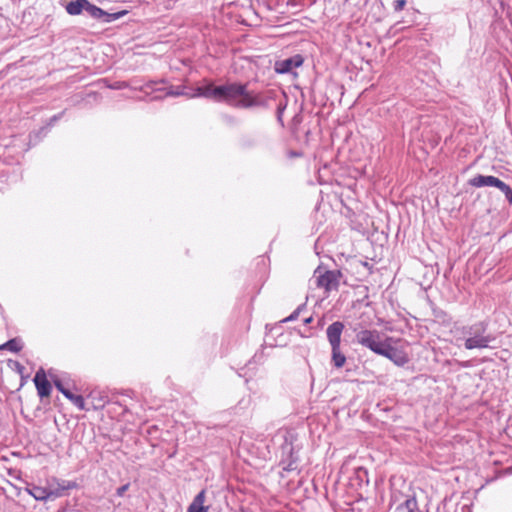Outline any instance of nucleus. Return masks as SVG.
<instances>
[{"instance_id":"nucleus-9","label":"nucleus","mask_w":512,"mask_h":512,"mask_svg":"<svg viewBox=\"0 0 512 512\" xmlns=\"http://www.w3.org/2000/svg\"><path fill=\"white\" fill-rule=\"evenodd\" d=\"M345 326L340 321H335L326 329L327 340L331 347L341 346V336Z\"/></svg>"},{"instance_id":"nucleus-20","label":"nucleus","mask_w":512,"mask_h":512,"mask_svg":"<svg viewBox=\"0 0 512 512\" xmlns=\"http://www.w3.org/2000/svg\"><path fill=\"white\" fill-rule=\"evenodd\" d=\"M306 308L305 304L299 305L288 317L284 318L282 322H291L296 320L300 313Z\"/></svg>"},{"instance_id":"nucleus-18","label":"nucleus","mask_w":512,"mask_h":512,"mask_svg":"<svg viewBox=\"0 0 512 512\" xmlns=\"http://www.w3.org/2000/svg\"><path fill=\"white\" fill-rule=\"evenodd\" d=\"M68 400H70L78 409L86 410L85 400L83 396L73 394L71 391L65 396Z\"/></svg>"},{"instance_id":"nucleus-34","label":"nucleus","mask_w":512,"mask_h":512,"mask_svg":"<svg viewBox=\"0 0 512 512\" xmlns=\"http://www.w3.org/2000/svg\"><path fill=\"white\" fill-rule=\"evenodd\" d=\"M385 329L390 332L394 331V329L391 326H386Z\"/></svg>"},{"instance_id":"nucleus-3","label":"nucleus","mask_w":512,"mask_h":512,"mask_svg":"<svg viewBox=\"0 0 512 512\" xmlns=\"http://www.w3.org/2000/svg\"><path fill=\"white\" fill-rule=\"evenodd\" d=\"M297 440V435L291 431L287 430L283 434V443L281 445V461L280 465L283 470L291 472L297 469L298 467V451L295 450L294 442Z\"/></svg>"},{"instance_id":"nucleus-16","label":"nucleus","mask_w":512,"mask_h":512,"mask_svg":"<svg viewBox=\"0 0 512 512\" xmlns=\"http://www.w3.org/2000/svg\"><path fill=\"white\" fill-rule=\"evenodd\" d=\"M331 362L334 367L342 368L346 362V356L341 352L340 346L331 347Z\"/></svg>"},{"instance_id":"nucleus-10","label":"nucleus","mask_w":512,"mask_h":512,"mask_svg":"<svg viewBox=\"0 0 512 512\" xmlns=\"http://www.w3.org/2000/svg\"><path fill=\"white\" fill-rule=\"evenodd\" d=\"M33 381L36 386L38 395L41 398L48 397L50 395L52 387L45 375V372L42 369L35 374Z\"/></svg>"},{"instance_id":"nucleus-6","label":"nucleus","mask_w":512,"mask_h":512,"mask_svg":"<svg viewBox=\"0 0 512 512\" xmlns=\"http://www.w3.org/2000/svg\"><path fill=\"white\" fill-rule=\"evenodd\" d=\"M394 342L395 340L387 341L384 347L379 351L378 355L383 356L392 361L395 365L402 367L408 362V357L404 352L399 351L397 348L392 346V343Z\"/></svg>"},{"instance_id":"nucleus-31","label":"nucleus","mask_w":512,"mask_h":512,"mask_svg":"<svg viewBox=\"0 0 512 512\" xmlns=\"http://www.w3.org/2000/svg\"><path fill=\"white\" fill-rule=\"evenodd\" d=\"M75 486H76V484H75V483H73V482H67V485H66V486H64L63 488H65V489H71V488H74Z\"/></svg>"},{"instance_id":"nucleus-28","label":"nucleus","mask_w":512,"mask_h":512,"mask_svg":"<svg viewBox=\"0 0 512 512\" xmlns=\"http://www.w3.org/2000/svg\"><path fill=\"white\" fill-rule=\"evenodd\" d=\"M183 93L178 91V90H174L172 87H170L166 92H165V96H178V95H182Z\"/></svg>"},{"instance_id":"nucleus-4","label":"nucleus","mask_w":512,"mask_h":512,"mask_svg":"<svg viewBox=\"0 0 512 512\" xmlns=\"http://www.w3.org/2000/svg\"><path fill=\"white\" fill-rule=\"evenodd\" d=\"M356 342L377 354L387 341H394L393 337L384 336L380 331L376 329H361L356 332Z\"/></svg>"},{"instance_id":"nucleus-27","label":"nucleus","mask_w":512,"mask_h":512,"mask_svg":"<svg viewBox=\"0 0 512 512\" xmlns=\"http://www.w3.org/2000/svg\"><path fill=\"white\" fill-rule=\"evenodd\" d=\"M111 89H124L128 87V84L126 82H116L113 85L109 86Z\"/></svg>"},{"instance_id":"nucleus-8","label":"nucleus","mask_w":512,"mask_h":512,"mask_svg":"<svg viewBox=\"0 0 512 512\" xmlns=\"http://www.w3.org/2000/svg\"><path fill=\"white\" fill-rule=\"evenodd\" d=\"M303 61V57L300 54H296L290 58L277 61L275 63V71L279 74L291 73L295 68L300 67Z\"/></svg>"},{"instance_id":"nucleus-26","label":"nucleus","mask_w":512,"mask_h":512,"mask_svg":"<svg viewBox=\"0 0 512 512\" xmlns=\"http://www.w3.org/2000/svg\"><path fill=\"white\" fill-rule=\"evenodd\" d=\"M405 5H406V1L405 0H396L393 3V7H394V10L396 12H399V11L403 10Z\"/></svg>"},{"instance_id":"nucleus-24","label":"nucleus","mask_w":512,"mask_h":512,"mask_svg":"<svg viewBox=\"0 0 512 512\" xmlns=\"http://www.w3.org/2000/svg\"><path fill=\"white\" fill-rule=\"evenodd\" d=\"M32 495L35 497V499L44 500L48 497V494L45 490L41 488H35Z\"/></svg>"},{"instance_id":"nucleus-7","label":"nucleus","mask_w":512,"mask_h":512,"mask_svg":"<svg viewBox=\"0 0 512 512\" xmlns=\"http://www.w3.org/2000/svg\"><path fill=\"white\" fill-rule=\"evenodd\" d=\"M95 7L96 5L90 3L88 0H72L65 5V10L72 16L80 15L85 11L90 17H92Z\"/></svg>"},{"instance_id":"nucleus-5","label":"nucleus","mask_w":512,"mask_h":512,"mask_svg":"<svg viewBox=\"0 0 512 512\" xmlns=\"http://www.w3.org/2000/svg\"><path fill=\"white\" fill-rule=\"evenodd\" d=\"M316 284L318 287L324 288L325 292L337 290L340 284L342 274L338 270H327L324 273L319 272V268L315 271Z\"/></svg>"},{"instance_id":"nucleus-1","label":"nucleus","mask_w":512,"mask_h":512,"mask_svg":"<svg viewBox=\"0 0 512 512\" xmlns=\"http://www.w3.org/2000/svg\"><path fill=\"white\" fill-rule=\"evenodd\" d=\"M218 102H224L232 107L248 109L262 105L258 94L247 90V85L237 82L218 86Z\"/></svg>"},{"instance_id":"nucleus-11","label":"nucleus","mask_w":512,"mask_h":512,"mask_svg":"<svg viewBox=\"0 0 512 512\" xmlns=\"http://www.w3.org/2000/svg\"><path fill=\"white\" fill-rule=\"evenodd\" d=\"M127 14L126 10L118 11V12H106L100 7L96 6L93 10L92 18L100 20L102 23L108 24L112 23L120 18H122L124 15Z\"/></svg>"},{"instance_id":"nucleus-13","label":"nucleus","mask_w":512,"mask_h":512,"mask_svg":"<svg viewBox=\"0 0 512 512\" xmlns=\"http://www.w3.org/2000/svg\"><path fill=\"white\" fill-rule=\"evenodd\" d=\"M499 178L492 175H477L470 180V184L473 187H485L491 186L496 187L499 182Z\"/></svg>"},{"instance_id":"nucleus-21","label":"nucleus","mask_w":512,"mask_h":512,"mask_svg":"<svg viewBox=\"0 0 512 512\" xmlns=\"http://www.w3.org/2000/svg\"><path fill=\"white\" fill-rule=\"evenodd\" d=\"M53 383H54L55 387L57 388V390L59 392H61L64 396H66L68 394V392L70 391L68 388H66L64 386L62 380L59 378H54Z\"/></svg>"},{"instance_id":"nucleus-19","label":"nucleus","mask_w":512,"mask_h":512,"mask_svg":"<svg viewBox=\"0 0 512 512\" xmlns=\"http://www.w3.org/2000/svg\"><path fill=\"white\" fill-rule=\"evenodd\" d=\"M496 188H498L504 195L509 204H512V189L511 187L506 184L504 181L499 180L498 184L496 185Z\"/></svg>"},{"instance_id":"nucleus-23","label":"nucleus","mask_w":512,"mask_h":512,"mask_svg":"<svg viewBox=\"0 0 512 512\" xmlns=\"http://www.w3.org/2000/svg\"><path fill=\"white\" fill-rule=\"evenodd\" d=\"M287 101H280L277 106V119L283 125L282 115L284 110L286 109Z\"/></svg>"},{"instance_id":"nucleus-22","label":"nucleus","mask_w":512,"mask_h":512,"mask_svg":"<svg viewBox=\"0 0 512 512\" xmlns=\"http://www.w3.org/2000/svg\"><path fill=\"white\" fill-rule=\"evenodd\" d=\"M315 0H288L290 6H311Z\"/></svg>"},{"instance_id":"nucleus-33","label":"nucleus","mask_w":512,"mask_h":512,"mask_svg":"<svg viewBox=\"0 0 512 512\" xmlns=\"http://www.w3.org/2000/svg\"><path fill=\"white\" fill-rule=\"evenodd\" d=\"M361 474L367 475V471L364 469H359L358 471V477H361Z\"/></svg>"},{"instance_id":"nucleus-25","label":"nucleus","mask_w":512,"mask_h":512,"mask_svg":"<svg viewBox=\"0 0 512 512\" xmlns=\"http://www.w3.org/2000/svg\"><path fill=\"white\" fill-rule=\"evenodd\" d=\"M129 487H130V483H126V484L118 487L116 490V495L118 497H123L125 495V493L128 491Z\"/></svg>"},{"instance_id":"nucleus-12","label":"nucleus","mask_w":512,"mask_h":512,"mask_svg":"<svg viewBox=\"0 0 512 512\" xmlns=\"http://www.w3.org/2000/svg\"><path fill=\"white\" fill-rule=\"evenodd\" d=\"M217 90L218 86H214L212 83H208L206 85L197 87L192 97H204L218 102Z\"/></svg>"},{"instance_id":"nucleus-2","label":"nucleus","mask_w":512,"mask_h":512,"mask_svg":"<svg viewBox=\"0 0 512 512\" xmlns=\"http://www.w3.org/2000/svg\"><path fill=\"white\" fill-rule=\"evenodd\" d=\"M487 328L488 325L484 321L463 327L462 333L465 336L464 347L468 350L488 348L489 344L495 340V337L487 333Z\"/></svg>"},{"instance_id":"nucleus-15","label":"nucleus","mask_w":512,"mask_h":512,"mask_svg":"<svg viewBox=\"0 0 512 512\" xmlns=\"http://www.w3.org/2000/svg\"><path fill=\"white\" fill-rule=\"evenodd\" d=\"M205 501V490L200 491L188 507V512H207V507L203 505Z\"/></svg>"},{"instance_id":"nucleus-32","label":"nucleus","mask_w":512,"mask_h":512,"mask_svg":"<svg viewBox=\"0 0 512 512\" xmlns=\"http://www.w3.org/2000/svg\"><path fill=\"white\" fill-rule=\"evenodd\" d=\"M312 321H313L312 316L307 317V318H305V319H304V324H306V325H307V324H310Z\"/></svg>"},{"instance_id":"nucleus-17","label":"nucleus","mask_w":512,"mask_h":512,"mask_svg":"<svg viewBox=\"0 0 512 512\" xmlns=\"http://www.w3.org/2000/svg\"><path fill=\"white\" fill-rule=\"evenodd\" d=\"M23 347L22 341L19 338L8 340L0 348L9 350L11 352H19Z\"/></svg>"},{"instance_id":"nucleus-30","label":"nucleus","mask_w":512,"mask_h":512,"mask_svg":"<svg viewBox=\"0 0 512 512\" xmlns=\"http://www.w3.org/2000/svg\"><path fill=\"white\" fill-rule=\"evenodd\" d=\"M155 84L156 83H154V82L153 83H149V84L146 85V87L147 88H151L152 90H155V91H160L161 90L160 88H154Z\"/></svg>"},{"instance_id":"nucleus-29","label":"nucleus","mask_w":512,"mask_h":512,"mask_svg":"<svg viewBox=\"0 0 512 512\" xmlns=\"http://www.w3.org/2000/svg\"><path fill=\"white\" fill-rule=\"evenodd\" d=\"M62 115H63V112H61V113H59V114H57V115L52 116V117L50 118V120H49L48 125H49V126H52L56 121H58V120L62 117Z\"/></svg>"},{"instance_id":"nucleus-14","label":"nucleus","mask_w":512,"mask_h":512,"mask_svg":"<svg viewBox=\"0 0 512 512\" xmlns=\"http://www.w3.org/2000/svg\"><path fill=\"white\" fill-rule=\"evenodd\" d=\"M393 512H421V510L415 496H410L403 503L397 505Z\"/></svg>"}]
</instances>
